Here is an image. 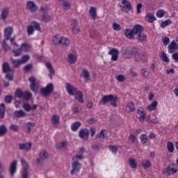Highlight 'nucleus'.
<instances>
[{
    "label": "nucleus",
    "instance_id": "obj_1",
    "mask_svg": "<svg viewBox=\"0 0 178 178\" xmlns=\"http://www.w3.org/2000/svg\"><path fill=\"white\" fill-rule=\"evenodd\" d=\"M118 101H119V98L116 95H113L111 94L104 95L102 100L99 102V105L101 106V105H106L108 102H111V106H113V108H117Z\"/></svg>",
    "mask_w": 178,
    "mask_h": 178
},
{
    "label": "nucleus",
    "instance_id": "obj_2",
    "mask_svg": "<svg viewBox=\"0 0 178 178\" xmlns=\"http://www.w3.org/2000/svg\"><path fill=\"white\" fill-rule=\"evenodd\" d=\"M52 92H54V84L52 83H48L46 87L42 88L40 90V93L41 95L44 97L45 98H47V97H48L49 95H51V94H52Z\"/></svg>",
    "mask_w": 178,
    "mask_h": 178
},
{
    "label": "nucleus",
    "instance_id": "obj_3",
    "mask_svg": "<svg viewBox=\"0 0 178 178\" xmlns=\"http://www.w3.org/2000/svg\"><path fill=\"white\" fill-rule=\"evenodd\" d=\"M177 172L178 167L175 164L169 165L162 170L163 175H168V176H172V175H175V173H177Z\"/></svg>",
    "mask_w": 178,
    "mask_h": 178
},
{
    "label": "nucleus",
    "instance_id": "obj_4",
    "mask_svg": "<svg viewBox=\"0 0 178 178\" xmlns=\"http://www.w3.org/2000/svg\"><path fill=\"white\" fill-rule=\"evenodd\" d=\"M136 48L137 47H128L125 50H124L122 52L124 58H125V59H131V58H133L136 52Z\"/></svg>",
    "mask_w": 178,
    "mask_h": 178
},
{
    "label": "nucleus",
    "instance_id": "obj_5",
    "mask_svg": "<svg viewBox=\"0 0 178 178\" xmlns=\"http://www.w3.org/2000/svg\"><path fill=\"white\" fill-rule=\"evenodd\" d=\"M122 4H118V8H120L121 10L123 12H126L127 13L129 12V10H133V6H131V3L130 1L127 0H122Z\"/></svg>",
    "mask_w": 178,
    "mask_h": 178
},
{
    "label": "nucleus",
    "instance_id": "obj_6",
    "mask_svg": "<svg viewBox=\"0 0 178 178\" xmlns=\"http://www.w3.org/2000/svg\"><path fill=\"white\" fill-rule=\"evenodd\" d=\"M21 163L23 166V170L21 173L22 178H29V163L25 159H22Z\"/></svg>",
    "mask_w": 178,
    "mask_h": 178
},
{
    "label": "nucleus",
    "instance_id": "obj_7",
    "mask_svg": "<svg viewBox=\"0 0 178 178\" xmlns=\"http://www.w3.org/2000/svg\"><path fill=\"white\" fill-rule=\"evenodd\" d=\"M48 158H49V154H48L47 151L42 150L40 152L39 158L36 159V162L38 165H41L42 161H45V159H48Z\"/></svg>",
    "mask_w": 178,
    "mask_h": 178
},
{
    "label": "nucleus",
    "instance_id": "obj_8",
    "mask_svg": "<svg viewBox=\"0 0 178 178\" xmlns=\"http://www.w3.org/2000/svg\"><path fill=\"white\" fill-rule=\"evenodd\" d=\"M26 10H30L31 13H34V12H37L38 10V6L35 5V3L33 1H28L26 2Z\"/></svg>",
    "mask_w": 178,
    "mask_h": 178
},
{
    "label": "nucleus",
    "instance_id": "obj_9",
    "mask_svg": "<svg viewBox=\"0 0 178 178\" xmlns=\"http://www.w3.org/2000/svg\"><path fill=\"white\" fill-rule=\"evenodd\" d=\"M65 90L69 95L73 96L77 92V88L70 83H65Z\"/></svg>",
    "mask_w": 178,
    "mask_h": 178
},
{
    "label": "nucleus",
    "instance_id": "obj_10",
    "mask_svg": "<svg viewBox=\"0 0 178 178\" xmlns=\"http://www.w3.org/2000/svg\"><path fill=\"white\" fill-rule=\"evenodd\" d=\"M31 84H30V88L33 92H38V84L35 83V77L34 76H31L29 79Z\"/></svg>",
    "mask_w": 178,
    "mask_h": 178
},
{
    "label": "nucleus",
    "instance_id": "obj_11",
    "mask_svg": "<svg viewBox=\"0 0 178 178\" xmlns=\"http://www.w3.org/2000/svg\"><path fill=\"white\" fill-rule=\"evenodd\" d=\"M136 53L134 54V59L136 62H141V60H145V55L138 51V49L136 47Z\"/></svg>",
    "mask_w": 178,
    "mask_h": 178
},
{
    "label": "nucleus",
    "instance_id": "obj_12",
    "mask_svg": "<svg viewBox=\"0 0 178 178\" xmlns=\"http://www.w3.org/2000/svg\"><path fill=\"white\" fill-rule=\"evenodd\" d=\"M45 66L49 70V77L50 80H52L54 76H55V70H54V66H52V63L49 62H46Z\"/></svg>",
    "mask_w": 178,
    "mask_h": 178
},
{
    "label": "nucleus",
    "instance_id": "obj_13",
    "mask_svg": "<svg viewBox=\"0 0 178 178\" xmlns=\"http://www.w3.org/2000/svg\"><path fill=\"white\" fill-rule=\"evenodd\" d=\"M72 168L71 175H74L75 172H80V169H81V163L79 161H74L72 164Z\"/></svg>",
    "mask_w": 178,
    "mask_h": 178
},
{
    "label": "nucleus",
    "instance_id": "obj_14",
    "mask_svg": "<svg viewBox=\"0 0 178 178\" xmlns=\"http://www.w3.org/2000/svg\"><path fill=\"white\" fill-rule=\"evenodd\" d=\"M17 170V161H13L10 165V176H15L16 171Z\"/></svg>",
    "mask_w": 178,
    "mask_h": 178
},
{
    "label": "nucleus",
    "instance_id": "obj_15",
    "mask_svg": "<svg viewBox=\"0 0 178 178\" xmlns=\"http://www.w3.org/2000/svg\"><path fill=\"white\" fill-rule=\"evenodd\" d=\"M13 34V28L8 26L4 29V40H10V36Z\"/></svg>",
    "mask_w": 178,
    "mask_h": 178
},
{
    "label": "nucleus",
    "instance_id": "obj_16",
    "mask_svg": "<svg viewBox=\"0 0 178 178\" xmlns=\"http://www.w3.org/2000/svg\"><path fill=\"white\" fill-rule=\"evenodd\" d=\"M108 55H111V60L116 61L119 56V50L116 49H111L108 52Z\"/></svg>",
    "mask_w": 178,
    "mask_h": 178
},
{
    "label": "nucleus",
    "instance_id": "obj_17",
    "mask_svg": "<svg viewBox=\"0 0 178 178\" xmlns=\"http://www.w3.org/2000/svg\"><path fill=\"white\" fill-rule=\"evenodd\" d=\"M132 30L135 35H138V34H141V33L144 31V27L140 24H136Z\"/></svg>",
    "mask_w": 178,
    "mask_h": 178
},
{
    "label": "nucleus",
    "instance_id": "obj_18",
    "mask_svg": "<svg viewBox=\"0 0 178 178\" xmlns=\"http://www.w3.org/2000/svg\"><path fill=\"white\" fill-rule=\"evenodd\" d=\"M19 149L21 151H30L31 149V143H19L18 145Z\"/></svg>",
    "mask_w": 178,
    "mask_h": 178
},
{
    "label": "nucleus",
    "instance_id": "obj_19",
    "mask_svg": "<svg viewBox=\"0 0 178 178\" xmlns=\"http://www.w3.org/2000/svg\"><path fill=\"white\" fill-rule=\"evenodd\" d=\"M124 35L127 37V38H129V40H134L135 37V34H134V31H133V29H127L124 31Z\"/></svg>",
    "mask_w": 178,
    "mask_h": 178
},
{
    "label": "nucleus",
    "instance_id": "obj_20",
    "mask_svg": "<svg viewBox=\"0 0 178 178\" xmlns=\"http://www.w3.org/2000/svg\"><path fill=\"white\" fill-rule=\"evenodd\" d=\"M75 95V99L79 102V104H84V99L83 98V92L81 90L76 91L74 95Z\"/></svg>",
    "mask_w": 178,
    "mask_h": 178
},
{
    "label": "nucleus",
    "instance_id": "obj_21",
    "mask_svg": "<svg viewBox=\"0 0 178 178\" xmlns=\"http://www.w3.org/2000/svg\"><path fill=\"white\" fill-rule=\"evenodd\" d=\"M137 114L140 115L138 117L139 122H144V120H145V113H144V108H138Z\"/></svg>",
    "mask_w": 178,
    "mask_h": 178
},
{
    "label": "nucleus",
    "instance_id": "obj_22",
    "mask_svg": "<svg viewBox=\"0 0 178 178\" xmlns=\"http://www.w3.org/2000/svg\"><path fill=\"white\" fill-rule=\"evenodd\" d=\"M2 70L3 73H8V72H10V73H14L13 70L10 69V66H9V63H3L2 65Z\"/></svg>",
    "mask_w": 178,
    "mask_h": 178
},
{
    "label": "nucleus",
    "instance_id": "obj_23",
    "mask_svg": "<svg viewBox=\"0 0 178 178\" xmlns=\"http://www.w3.org/2000/svg\"><path fill=\"white\" fill-rule=\"evenodd\" d=\"M81 77H83L86 81H90V72H88V70L83 68L81 74Z\"/></svg>",
    "mask_w": 178,
    "mask_h": 178
},
{
    "label": "nucleus",
    "instance_id": "obj_24",
    "mask_svg": "<svg viewBox=\"0 0 178 178\" xmlns=\"http://www.w3.org/2000/svg\"><path fill=\"white\" fill-rule=\"evenodd\" d=\"M52 41L54 45H60L62 44V38L60 35H56L53 38Z\"/></svg>",
    "mask_w": 178,
    "mask_h": 178
},
{
    "label": "nucleus",
    "instance_id": "obj_25",
    "mask_svg": "<svg viewBox=\"0 0 178 178\" xmlns=\"http://www.w3.org/2000/svg\"><path fill=\"white\" fill-rule=\"evenodd\" d=\"M137 40L139 42H145L147 41V35L144 33V31L137 35Z\"/></svg>",
    "mask_w": 178,
    "mask_h": 178
},
{
    "label": "nucleus",
    "instance_id": "obj_26",
    "mask_svg": "<svg viewBox=\"0 0 178 178\" xmlns=\"http://www.w3.org/2000/svg\"><path fill=\"white\" fill-rule=\"evenodd\" d=\"M15 118L19 119L20 118H26V113L23 110L15 111L14 112Z\"/></svg>",
    "mask_w": 178,
    "mask_h": 178
},
{
    "label": "nucleus",
    "instance_id": "obj_27",
    "mask_svg": "<svg viewBox=\"0 0 178 178\" xmlns=\"http://www.w3.org/2000/svg\"><path fill=\"white\" fill-rule=\"evenodd\" d=\"M19 49H21V51H24V52H30V49H31V46H30V44L27 43H22Z\"/></svg>",
    "mask_w": 178,
    "mask_h": 178
},
{
    "label": "nucleus",
    "instance_id": "obj_28",
    "mask_svg": "<svg viewBox=\"0 0 178 178\" xmlns=\"http://www.w3.org/2000/svg\"><path fill=\"white\" fill-rule=\"evenodd\" d=\"M145 19H146L147 22H149V23H154V22H155V20H156V18L151 13H148L147 14Z\"/></svg>",
    "mask_w": 178,
    "mask_h": 178
},
{
    "label": "nucleus",
    "instance_id": "obj_29",
    "mask_svg": "<svg viewBox=\"0 0 178 178\" xmlns=\"http://www.w3.org/2000/svg\"><path fill=\"white\" fill-rule=\"evenodd\" d=\"M5 112H6V108L5 104L2 103L0 104V119L5 118Z\"/></svg>",
    "mask_w": 178,
    "mask_h": 178
},
{
    "label": "nucleus",
    "instance_id": "obj_30",
    "mask_svg": "<svg viewBox=\"0 0 178 178\" xmlns=\"http://www.w3.org/2000/svg\"><path fill=\"white\" fill-rule=\"evenodd\" d=\"M11 63L13 65V67L15 69H17L20 66V65H22V61H20V59L15 60V59L11 58Z\"/></svg>",
    "mask_w": 178,
    "mask_h": 178
},
{
    "label": "nucleus",
    "instance_id": "obj_31",
    "mask_svg": "<svg viewBox=\"0 0 178 178\" xmlns=\"http://www.w3.org/2000/svg\"><path fill=\"white\" fill-rule=\"evenodd\" d=\"M89 13L92 17V20H95V19H97V8L95 7H90Z\"/></svg>",
    "mask_w": 178,
    "mask_h": 178
},
{
    "label": "nucleus",
    "instance_id": "obj_32",
    "mask_svg": "<svg viewBox=\"0 0 178 178\" xmlns=\"http://www.w3.org/2000/svg\"><path fill=\"white\" fill-rule=\"evenodd\" d=\"M158 106V102L154 101L152 104L147 106V109L149 111H155Z\"/></svg>",
    "mask_w": 178,
    "mask_h": 178
},
{
    "label": "nucleus",
    "instance_id": "obj_33",
    "mask_svg": "<svg viewBox=\"0 0 178 178\" xmlns=\"http://www.w3.org/2000/svg\"><path fill=\"white\" fill-rule=\"evenodd\" d=\"M31 26H33L34 30L40 31L41 30V24L37 21H32Z\"/></svg>",
    "mask_w": 178,
    "mask_h": 178
},
{
    "label": "nucleus",
    "instance_id": "obj_34",
    "mask_svg": "<svg viewBox=\"0 0 178 178\" xmlns=\"http://www.w3.org/2000/svg\"><path fill=\"white\" fill-rule=\"evenodd\" d=\"M22 98L25 101H30V99H31V98H33V95H31V92H30L29 91H25L24 92Z\"/></svg>",
    "mask_w": 178,
    "mask_h": 178
},
{
    "label": "nucleus",
    "instance_id": "obj_35",
    "mask_svg": "<svg viewBox=\"0 0 178 178\" xmlns=\"http://www.w3.org/2000/svg\"><path fill=\"white\" fill-rule=\"evenodd\" d=\"M160 58H161L163 62H166L167 63H169L170 62L169 58H168V55H166V53L164 51H161Z\"/></svg>",
    "mask_w": 178,
    "mask_h": 178
},
{
    "label": "nucleus",
    "instance_id": "obj_36",
    "mask_svg": "<svg viewBox=\"0 0 178 178\" xmlns=\"http://www.w3.org/2000/svg\"><path fill=\"white\" fill-rule=\"evenodd\" d=\"M76 60H77V57L73 54H68V62L69 63L73 64L76 63Z\"/></svg>",
    "mask_w": 178,
    "mask_h": 178
},
{
    "label": "nucleus",
    "instance_id": "obj_37",
    "mask_svg": "<svg viewBox=\"0 0 178 178\" xmlns=\"http://www.w3.org/2000/svg\"><path fill=\"white\" fill-rule=\"evenodd\" d=\"M51 122L53 126H58L59 124V117L58 115H54L51 118Z\"/></svg>",
    "mask_w": 178,
    "mask_h": 178
},
{
    "label": "nucleus",
    "instance_id": "obj_38",
    "mask_svg": "<svg viewBox=\"0 0 178 178\" xmlns=\"http://www.w3.org/2000/svg\"><path fill=\"white\" fill-rule=\"evenodd\" d=\"M127 108H129V112H134L136 111V106L132 101L128 102Z\"/></svg>",
    "mask_w": 178,
    "mask_h": 178
},
{
    "label": "nucleus",
    "instance_id": "obj_39",
    "mask_svg": "<svg viewBox=\"0 0 178 178\" xmlns=\"http://www.w3.org/2000/svg\"><path fill=\"white\" fill-rule=\"evenodd\" d=\"M129 166L131 169H137V163H136V159L131 158L129 159Z\"/></svg>",
    "mask_w": 178,
    "mask_h": 178
},
{
    "label": "nucleus",
    "instance_id": "obj_40",
    "mask_svg": "<svg viewBox=\"0 0 178 178\" xmlns=\"http://www.w3.org/2000/svg\"><path fill=\"white\" fill-rule=\"evenodd\" d=\"M8 40L6 39H4L2 42V48L5 51V52H8V51L10 50V47L9 45H8V43L6 42Z\"/></svg>",
    "mask_w": 178,
    "mask_h": 178
},
{
    "label": "nucleus",
    "instance_id": "obj_41",
    "mask_svg": "<svg viewBox=\"0 0 178 178\" xmlns=\"http://www.w3.org/2000/svg\"><path fill=\"white\" fill-rule=\"evenodd\" d=\"M81 126V123L80 122H75L74 124H72L71 129L73 131H76L79 129V127Z\"/></svg>",
    "mask_w": 178,
    "mask_h": 178
},
{
    "label": "nucleus",
    "instance_id": "obj_42",
    "mask_svg": "<svg viewBox=\"0 0 178 178\" xmlns=\"http://www.w3.org/2000/svg\"><path fill=\"white\" fill-rule=\"evenodd\" d=\"M172 19H167L165 21L162 22L160 26L161 29H165V27H167V26L172 24Z\"/></svg>",
    "mask_w": 178,
    "mask_h": 178
},
{
    "label": "nucleus",
    "instance_id": "obj_43",
    "mask_svg": "<svg viewBox=\"0 0 178 178\" xmlns=\"http://www.w3.org/2000/svg\"><path fill=\"white\" fill-rule=\"evenodd\" d=\"M35 127V123L27 122L25 124V127L28 130L27 133H30V131H31V129H33Z\"/></svg>",
    "mask_w": 178,
    "mask_h": 178
},
{
    "label": "nucleus",
    "instance_id": "obj_44",
    "mask_svg": "<svg viewBox=\"0 0 178 178\" xmlns=\"http://www.w3.org/2000/svg\"><path fill=\"white\" fill-rule=\"evenodd\" d=\"M34 27L33 26V25H29L26 28V32L28 35H33V34H34Z\"/></svg>",
    "mask_w": 178,
    "mask_h": 178
},
{
    "label": "nucleus",
    "instance_id": "obj_45",
    "mask_svg": "<svg viewBox=\"0 0 178 178\" xmlns=\"http://www.w3.org/2000/svg\"><path fill=\"white\" fill-rule=\"evenodd\" d=\"M142 166L144 169H148L151 166V161L149 160H143L142 161Z\"/></svg>",
    "mask_w": 178,
    "mask_h": 178
},
{
    "label": "nucleus",
    "instance_id": "obj_46",
    "mask_svg": "<svg viewBox=\"0 0 178 178\" xmlns=\"http://www.w3.org/2000/svg\"><path fill=\"white\" fill-rule=\"evenodd\" d=\"M19 60L21 61V63L22 65L24 63H27V62H29V60H30V56L24 55L19 59Z\"/></svg>",
    "mask_w": 178,
    "mask_h": 178
},
{
    "label": "nucleus",
    "instance_id": "obj_47",
    "mask_svg": "<svg viewBox=\"0 0 178 178\" xmlns=\"http://www.w3.org/2000/svg\"><path fill=\"white\" fill-rule=\"evenodd\" d=\"M81 159H84L83 154H76L72 156V161H74V162H79V161H81Z\"/></svg>",
    "mask_w": 178,
    "mask_h": 178
},
{
    "label": "nucleus",
    "instance_id": "obj_48",
    "mask_svg": "<svg viewBox=\"0 0 178 178\" xmlns=\"http://www.w3.org/2000/svg\"><path fill=\"white\" fill-rule=\"evenodd\" d=\"M24 92H23L21 89H17L16 91L15 92V95L17 98H23Z\"/></svg>",
    "mask_w": 178,
    "mask_h": 178
},
{
    "label": "nucleus",
    "instance_id": "obj_49",
    "mask_svg": "<svg viewBox=\"0 0 178 178\" xmlns=\"http://www.w3.org/2000/svg\"><path fill=\"white\" fill-rule=\"evenodd\" d=\"M167 149L168 152H173L175 151V145H173V143L168 142L167 144Z\"/></svg>",
    "mask_w": 178,
    "mask_h": 178
},
{
    "label": "nucleus",
    "instance_id": "obj_50",
    "mask_svg": "<svg viewBox=\"0 0 178 178\" xmlns=\"http://www.w3.org/2000/svg\"><path fill=\"white\" fill-rule=\"evenodd\" d=\"M60 44H63L64 47H67V45L70 44V40H69L67 38H62Z\"/></svg>",
    "mask_w": 178,
    "mask_h": 178
},
{
    "label": "nucleus",
    "instance_id": "obj_51",
    "mask_svg": "<svg viewBox=\"0 0 178 178\" xmlns=\"http://www.w3.org/2000/svg\"><path fill=\"white\" fill-rule=\"evenodd\" d=\"M63 6L64 10H69V9H70V8L72 7V4H70L69 1H65L63 3Z\"/></svg>",
    "mask_w": 178,
    "mask_h": 178
},
{
    "label": "nucleus",
    "instance_id": "obj_52",
    "mask_svg": "<svg viewBox=\"0 0 178 178\" xmlns=\"http://www.w3.org/2000/svg\"><path fill=\"white\" fill-rule=\"evenodd\" d=\"M8 133V128L5 124L0 125V134H6Z\"/></svg>",
    "mask_w": 178,
    "mask_h": 178
},
{
    "label": "nucleus",
    "instance_id": "obj_53",
    "mask_svg": "<svg viewBox=\"0 0 178 178\" xmlns=\"http://www.w3.org/2000/svg\"><path fill=\"white\" fill-rule=\"evenodd\" d=\"M80 111H81V108H80V106L76 104V105H74L72 106V112L73 113L76 114V113H79L80 112Z\"/></svg>",
    "mask_w": 178,
    "mask_h": 178
},
{
    "label": "nucleus",
    "instance_id": "obj_54",
    "mask_svg": "<svg viewBox=\"0 0 178 178\" xmlns=\"http://www.w3.org/2000/svg\"><path fill=\"white\" fill-rule=\"evenodd\" d=\"M42 20L44 22V23H48V22H51V16L44 14L42 17Z\"/></svg>",
    "mask_w": 178,
    "mask_h": 178
},
{
    "label": "nucleus",
    "instance_id": "obj_55",
    "mask_svg": "<svg viewBox=\"0 0 178 178\" xmlns=\"http://www.w3.org/2000/svg\"><path fill=\"white\" fill-rule=\"evenodd\" d=\"M13 100V96L12 95H7L4 98V101L5 102H6V104H11Z\"/></svg>",
    "mask_w": 178,
    "mask_h": 178
},
{
    "label": "nucleus",
    "instance_id": "obj_56",
    "mask_svg": "<svg viewBox=\"0 0 178 178\" xmlns=\"http://www.w3.org/2000/svg\"><path fill=\"white\" fill-rule=\"evenodd\" d=\"M129 76H130V77H132V79H134L136 77H137L138 74L136 71H134L133 69H131L129 70V72L128 73Z\"/></svg>",
    "mask_w": 178,
    "mask_h": 178
},
{
    "label": "nucleus",
    "instance_id": "obj_57",
    "mask_svg": "<svg viewBox=\"0 0 178 178\" xmlns=\"http://www.w3.org/2000/svg\"><path fill=\"white\" fill-rule=\"evenodd\" d=\"M140 72L142 73L143 77L147 78L149 76V72H148V71H147V69L145 68L141 69Z\"/></svg>",
    "mask_w": 178,
    "mask_h": 178
},
{
    "label": "nucleus",
    "instance_id": "obj_58",
    "mask_svg": "<svg viewBox=\"0 0 178 178\" xmlns=\"http://www.w3.org/2000/svg\"><path fill=\"white\" fill-rule=\"evenodd\" d=\"M23 108L26 112H30L31 111V106L28 103H24Z\"/></svg>",
    "mask_w": 178,
    "mask_h": 178
},
{
    "label": "nucleus",
    "instance_id": "obj_59",
    "mask_svg": "<svg viewBox=\"0 0 178 178\" xmlns=\"http://www.w3.org/2000/svg\"><path fill=\"white\" fill-rule=\"evenodd\" d=\"M6 17H8V9H3L1 12V19L6 20Z\"/></svg>",
    "mask_w": 178,
    "mask_h": 178
},
{
    "label": "nucleus",
    "instance_id": "obj_60",
    "mask_svg": "<svg viewBox=\"0 0 178 178\" xmlns=\"http://www.w3.org/2000/svg\"><path fill=\"white\" fill-rule=\"evenodd\" d=\"M165 10H159L156 13L157 17H163L165 16Z\"/></svg>",
    "mask_w": 178,
    "mask_h": 178
},
{
    "label": "nucleus",
    "instance_id": "obj_61",
    "mask_svg": "<svg viewBox=\"0 0 178 178\" xmlns=\"http://www.w3.org/2000/svg\"><path fill=\"white\" fill-rule=\"evenodd\" d=\"M13 54H14V56L17 57L22 55V49H17V50H13Z\"/></svg>",
    "mask_w": 178,
    "mask_h": 178
},
{
    "label": "nucleus",
    "instance_id": "obj_62",
    "mask_svg": "<svg viewBox=\"0 0 178 178\" xmlns=\"http://www.w3.org/2000/svg\"><path fill=\"white\" fill-rule=\"evenodd\" d=\"M162 42L164 46H166L170 42V39L168 37H163Z\"/></svg>",
    "mask_w": 178,
    "mask_h": 178
},
{
    "label": "nucleus",
    "instance_id": "obj_63",
    "mask_svg": "<svg viewBox=\"0 0 178 178\" xmlns=\"http://www.w3.org/2000/svg\"><path fill=\"white\" fill-rule=\"evenodd\" d=\"M67 143L66 142H62L60 143H58L56 145V148L57 149H62V148H65V147H66Z\"/></svg>",
    "mask_w": 178,
    "mask_h": 178
},
{
    "label": "nucleus",
    "instance_id": "obj_64",
    "mask_svg": "<svg viewBox=\"0 0 178 178\" xmlns=\"http://www.w3.org/2000/svg\"><path fill=\"white\" fill-rule=\"evenodd\" d=\"M140 140H141V142L143 143V144H145V143H147V141H148V137H147V135H145V134H142L140 136Z\"/></svg>",
    "mask_w": 178,
    "mask_h": 178
}]
</instances>
